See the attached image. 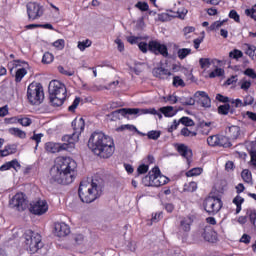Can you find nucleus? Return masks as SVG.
<instances>
[{"label":"nucleus","mask_w":256,"mask_h":256,"mask_svg":"<svg viewBox=\"0 0 256 256\" xmlns=\"http://www.w3.org/2000/svg\"><path fill=\"white\" fill-rule=\"evenodd\" d=\"M50 174L55 183L59 185H71L77 177V162L71 157H57Z\"/></svg>","instance_id":"nucleus-1"},{"label":"nucleus","mask_w":256,"mask_h":256,"mask_svg":"<svg viewBox=\"0 0 256 256\" xmlns=\"http://www.w3.org/2000/svg\"><path fill=\"white\" fill-rule=\"evenodd\" d=\"M73 133L66 134L62 137L63 144L55 142H47L45 144V151L47 153H59L60 151H67V149H75V143L79 142L81 133L85 131V120L83 118L74 119L72 121Z\"/></svg>","instance_id":"nucleus-2"},{"label":"nucleus","mask_w":256,"mask_h":256,"mask_svg":"<svg viewBox=\"0 0 256 256\" xmlns=\"http://www.w3.org/2000/svg\"><path fill=\"white\" fill-rule=\"evenodd\" d=\"M88 148L100 159H109L115 153V140L103 132H93L88 140Z\"/></svg>","instance_id":"nucleus-3"},{"label":"nucleus","mask_w":256,"mask_h":256,"mask_svg":"<svg viewBox=\"0 0 256 256\" xmlns=\"http://www.w3.org/2000/svg\"><path fill=\"white\" fill-rule=\"evenodd\" d=\"M78 195L82 203H93V201H96V199L101 197L99 185L95 182H81L78 189Z\"/></svg>","instance_id":"nucleus-4"},{"label":"nucleus","mask_w":256,"mask_h":256,"mask_svg":"<svg viewBox=\"0 0 256 256\" xmlns=\"http://www.w3.org/2000/svg\"><path fill=\"white\" fill-rule=\"evenodd\" d=\"M24 245L30 253H37L39 249L43 247V241L41 239V234L33 231L26 230L23 234Z\"/></svg>","instance_id":"nucleus-5"},{"label":"nucleus","mask_w":256,"mask_h":256,"mask_svg":"<svg viewBox=\"0 0 256 256\" xmlns=\"http://www.w3.org/2000/svg\"><path fill=\"white\" fill-rule=\"evenodd\" d=\"M27 99L30 105H41L45 99V92L41 83L32 82L27 88Z\"/></svg>","instance_id":"nucleus-6"},{"label":"nucleus","mask_w":256,"mask_h":256,"mask_svg":"<svg viewBox=\"0 0 256 256\" xmlns=\"http://www.w3.org/2000/svg\"><path fill=\"white\" fill-rule=\"evenodd\" d=\"M203 207L208 215H217V212L223 208V201L219 197L208 196L203 201Z\"/></svg>","instance_id":"nucleus-7"},{"label":"nucleus","mask_w":256,"mask_h":256,"mask_svg":"<svg viewBox=\"0 0 256 256\" xmlns=\"http://www.w3.org/2000/svg\"><path fill=\"white\" fill-rule=\"evenodd\" d=\"M28 205L27 195L23 192L16 193L9 201V206L19 212L25 211Z\"/></svg>","instance_id":"nucleus-8"},{"label":"nucleus","mask_w":256,"mask_h":256,"mask_svg":"<svg viewBox=\"0 0 256 256\" xmlns=\"http://www.w3.org/2000/svg\"><path fill=\"white\" fill-rule=\"evenodd\" d=\"M27 15L29 21H36V19H41L45 13V7L38 2H28L26 5Z\"/></svg>","instance_id":"nucleus-9"},{"label":"nucleus","mask_w":256,"mask_h":256,"mask_svg":"<svg viewBox=\"0 0 256 256\" xmlns=\"http://www.w3.org/2000/svg\"><path fill=\"white\" fill-rule=\"evenodd\" d=\"M29 211L32 215H45L49 211V204L47 200L38 199L30 204Z\"/></svg>","instance_id":"nucleus-10"},{"label":"nucleus","mask_w":256,"mask_h":256,"mask_svg":"<svg viewBox=\"0 0 256 256\" xmlns=\"http://www.w3.org/2000/svg\"><path fill=\"white\" fill-rule=\"evenodd\" d=\"M148 51L154 53V55H162V57H169V49L167 45L161 44L157 40H151L148 43Z\"/></svg>","instance_id":"nucleus-11"},{"label":"nucleus","mask_w":256,"mask_h":256,"mask_svg":"<svg viewBox=\"0 0 256 256\" xmlns=\"http://www.w3.org/2000/svg\"><path fill=\"white\" fill-rule=\"evenodd\" d=\"M49 95L67 97V87L59 80H52L49 84Z\"/></svg>","instance_id":"nucleus-12"},{"label":"nucleus","mask_w":256,"mask_h":256,"mask_svg":"<svg viewBox=\"0 0 256 256\" xmlns=\"http://www.w3.org/2000/svg\"><path fill=\"white\" fill-rule=\"evenodd\" d=\"M199 235H201L202 239L207 243H217L219 241L217 232L211 226L200 228Z\"/></svg>","instance_id":"nucleus-13"},{"label":"nucleus","mask_w":256,"mask_h":256,"mask_svg":"<svg viewBox=\"0 0 256 256\" xmlns=\"http://www.w3.org/2000/svg\"><path fill=\"white\" fill-rule=\"evenodd\" d=\"M139 114L138 108H120L111 112L108 117H110L111 121H119L122 117H127V115H137Z\"/></svg>","instance_id":"nucleus-14"},{"label":"nucleus","mask_w":256,"mask_h":256,"mask_svg":"<svg viewBox=\"0 0 256 256\" xmlns=\"http://www.w3.org/2000/svg\"><path fill=\"white\" fill-rule=\"evenodd\" d=\"M152 185L153 187H162V185H167L169 183V178L161 174V169L159 166L152 168Z\"/></svg>","instance_id":"nucleus-15"},{"label":"nucleus","mask_w":256,"mask_h":256,"mask_svg":"<svg viewBox=\"0 0 256 256\" xmlns=\"http://www.w3.org/2000/svg\"><path fill=\"white\" fill-rule=\"evenodd\" d=\"M54 231L57 237H67L71 233V228L65 222H56L54 224Z\"/></svg>","instance_id":"nucleus-16"},{"label":"nucleus","mask_w":256,"mask_h":256,"mask_svg":"<svg viewBox=\"0 0 256 256\" xmlns=\"http://www.w3.org/2000/svg\"><path fill=\"white\" fill-rule=\"evenodd\" d=\"M195 99H197L198 103L202 107L209 108L211 107V98L209 97V94L205 91H197L194 94Z\"/></svg>","instance_id":"nucleus-17"},{"label":"nucleus","mask_w":256,"mask_h":256,"mask_svg":"<svg viewBox=\"0 0 256 256\" xmlns=\"http://www.w3.org/2000/svg\"><path fill=\"white\" fill-rule=\"evenodd\" d=\"M176 150L181 157H184V159L187 160V163H190L191 159H193V150H191L189 146L185 144H178Z\"/></svg>","instance_id":"nucleus-18"},{"label":"nucleus","mask_w":256,"mask_h":256,"mask_svg":"<svg viewBox=\"0 0 256 256\" xmlns=\"http://www.w3.org/2000/svg\"><path fill=\"white\" fill-rule=\"evenodd\" d=\"M225 133L231 141H237L241 137V127L235 125L228 126L225 129Z\"/></svg>","instance_id":"nucleus-19"},{"label":"nucleus","mask_w":256,"mask_h":256,"mask_svg":"<svg viewBox=\"0 0 256 256\" xmlns=\"http://www.w3.org/2000/svg\"><path fill=\"white\" fill-rule=\"evenodd\" d=\"M193 225V220L191 218H183L178 226V235H184V233H189L191 231V226Z\"/></svg>","instance_id":"nucleus-20"},{"label":"nucleus","mask_w":256,"mask_h":256,"mask_svg":"<svg viewBox=\"0 0 256 256\" xmlns=\"http://www.w3.org/2000/svg\"><path fill=\"white\" fill-rule=\"evenodd\" d=\"M152 73L154 77H157L158 79H169L171 75H173L169 69L163 67L154 68Z\"/></svg>","instance_id":"nucleus-21"},{"label":"nucleus","mask_w":256,"mask_h":256,"mask_svg":"<svg viewBox=\"0 0 256 256\" xmlns=\"http://www.w3.org/2000/svg\"><path fill=\"white\" fill-rule=\"evenodd\" d=\"M9 169H14V171H19L21 169V163H19V160L13 159L9 162L4 163L0 167V171H9Z\"/></svg>","instance_id":"nucleus-22"},{"label":"nucleus","mask_w":256,"mask_h":256,"mask_svg":"<svg viewBox=\"0 0 256 256\" xmlns=\"http://www.w3.org/2000/svg\"><path fill=\"white\" fill-rule=\"evenodd\" d=\"M49 99H50V105L52 107H61V105L65 103V99H67V96H58V95L49 94Z\"/></svg>","instance_id":"nucleus-23"},{"label":"nucleus","mask_w":256,"mask_h":256,"mask_svg":"<svg viewBox=\"0 0 256 256\" xmlns=\"http://www.w3.org/2000/svg\"><path fill=\"white\" fill-rule=\"evenodd\" d=\"M15 153H17V145L8 144L0 150V157H9V155H15Z\"/></svg>","instance_id":"nucleus-24"},{"label":"nucleus","mask_w":256,"mask_h":256,"mask_svg":"<svg viewBox=\"0 0 256 256\" xmlns=\"http://www.w3.org/2000/svg\"><path fill=\"white\" fill-rule=\"evenodd\" d=\"M232 203L236 205V215H239L243 209L242 205L245 203V198L238 194L233 198Z\"/></svg>","instance_id":"nucleus-25"},{"label":"nucleus","mask_w":256,"mask_h":256,"mask_svg":"<svg viewBox=\"0 0 256 256\" xmlns=\"http://www.w3.org/2000/svg\"><path fill=\"white\" fill-rule=\"evenodd\" d=\"M231 139L228 136L219 135L218 147L229 148L232 146Z\"/></svg>","instance_id":"nucleus-26"},{"label":"nucleus","mask_w":256,"mask_h":256,"mask_svg":"<svg viewBox=\"0 0 256 256\" xmlns=\"http://www.w3.org/2000/svg\"><path fill=\"white\" fill-rule=\"evenodd\" d=\"M191 53H192L191 48H180L177 51V57L178 59H180V61H183V59H186L187 57H189Z\"/></svg>","instance_id":"nucleus-27"},{"label":"nucleus","mask_w":256,"mask_h":256,"mask_svg":"<svg viewBox=\"0 0 256 256\" xmlns=\"http://www.w3.org/2000/svg\"><path fill=\"white\" fill-rule=\"evenodd\" d=\"M9 134L18 137L19 139H25L27 137V133L19 128H10Z\"/></svg>","instance_id":"nucleus-28"},{"label":"nucleus","mask_w":256,"mask_h":256,"mask_svg":"<svg viewBox=\"0 0 256 256\" xmlns=\"http://www.w3.org/2000/svg\"><path fill=\"white\" fill-rule=\"evenodd\" d=\"M153 170L148 172V175L142 178V185L144 187H153Z\"/></svg>","instance_id":"nucleus-29"},{"label":"nucleus","mask_w":256,"mask_h":256,"mask_svg":"<svg viewBox=\"0 0 256 256\" xmlns=\"http://www.w3.org/2000/svg\"><path fill=\"white\" fill-rule=\"evenodd\" d=\"M11 119H14V121H17V123L22 125V127H29L33 123V120L27 117H14Z\"/></svg>","instance_id":"nucleus-30"},{"label":"nucleus","mask_w":256,"mask_h":256,"mask_svg":"<svg viewBox=\"0 0 256 256\" xmlns=\"http://www.w3.org/2000/svg\"><path fill=\"white\" fill-rule=\"evenodd\" d=\"M183 190H184L186 193H195V191H197V182L192 181V182L186 183V184L184 185Z\"/></svg>","instance_id":"nucleus-31"},{"label":"nucleus","mask_w":256,"mask_h":256,"mask_svg":"<svg viewBox=\"0 0 256 256\" xmlns=\"http://www.w3.org/2000/svg\"><path fill=\"white\" fill-rule=\"evenodd\" d=\"M25 75H27V69L19 68L15 74L16 83H21V81H23V77H25Z\"/></svg>","instance_id":"nucleus-32"},{"label":"nucleus","mask_w":256,"mask_h":256,"mask_svg":"<svg viewBox=\"0 0 256 256\" xmlns=\"http://www.w3.org/2000/svg\"><path fill=\"white\" fill-rule=\"evenodd\" d=\"M178 103L187 107L189 105H195V99L193 97H180L178 98Z\"/></svg>","instance_id":"nucleus-33"},{"label":"nucleus","mask_w":256,"mask_h":256,"mask_svg":"<svg viewBox=\"0 0 256 256\" xmlns=\"http://www.w3.org/2000/svg\"><path fill=\"white\" fill-rule=\"evenodd\" d=\"M247 217H249V221L253 227L256 229V210L255 209H248L246 212Z\"/></svg>","instance_id":"nucleus-34"},{"label":"nucleus","mask_w":256,"mask_h":256,"mask_svg":"<svg viewBox=\"0 0 256 256\" xmlns=\"http://www.w3.org/2000/svg\"><path fill=\"white\" fill-rule=\"evenodd\" d=\"M227 23V19H224L222 21H215L209 26V31H217L223 27Z\"/></svg>","instance_id":"nucleus-35"},{"label":"nucleus","mask_w":256,"mask_h":256,"mask_svg":"<svg viewBox=\"0 0 256 256\" xmlns=\"http://www.w3.org/2000/svg\"><path fill=\"white\" fill-rule=\"evenodd\" d=\"M241 177L244 183H251V181H253V176L251 174V171H249V169H244L241 173Z\"/></svg>","instance_id":"nucleus-36"},{"label":"nucleus","mask_w":256,"mask_h":256,"mask_svg":"<svg viewBox=\"0 0 256 256\" xmlns=\"http://www.w3.org/2000/svg\"><path fill=\"white\" fill-rule=\"evenodd\" d=\"M203 173V168L197 167L192 168L189 171L186 172V177H197Z\"/></svg>","instance_id":"nucleus-37"},{"label":"nucleus","mask_w":256,"mask_h":256,"mask_svg":"<svg viewBox=\"0 0 256 256\" xmlns=\"http://www.w3.org/2000/svg\"><path fill=\"white\" fill-rule=\"evenodd\" d=\"M207 143L210 147H218L219 135H212L207 138Z\"/></svg>","instance_id":"nucleus-38"},{"label":"nucleus","mask_w":256,"mask_h":256,"mask_svg":"<svg viewBox=\"0 0 256 256\" xmlns=\"http://www.w3.org/2000/svg\"><path fill=\"white\" fill-rule=\"evenodd\" d=\"M54 59L55 57L53 56V54H51L50 52H45L42 57V63L44 65H49V63H53Z\"/></svg>","instance_id":"nucleus-39"},{"label":"nucleus","mask_w":256,"mask_h":256,"mask_svg":"<svg viewBox=\"0 0 256 256\" xmlns=\"http://www.w3.org/2000/svg\"><path fill=\"white\" fill-rule=\"evenodd\" d=\"M229 57L230 59H235L236 61H238V59H241V57H243V52L239 49H234L229 52Z\"/></svg>","instance_id":"nucleus-40"},{"label":"nucleus","mask_w":256,"mask_h":256,"mask_svg":"<svg viewBox=\"0 0 256 256\" xmlns=\"http://www.w3.org/2000/svg\"><path fill=\"white\" fill-rule=\"evenodd\" d=\"M229 111H231V105L223 104L218 107L219 115H229Z\"/></svg>","instance_id":"nucleus-41"},{"label":"nucleus","mask_w":256,"mask_h":256,"mask_svg":"<svg viewBox=\"0 0 256 256\" xmlns=\"http://www.w3.org/2000/svg\"><path fill=\"white\" fill-rule=\"evenodd\" d=\"M179 123H181L185 127H193V125H195V122L193 121V119L187 116L180 118Z\"/></svg>","instance_id":"nucleus-42"},{"label":"nucleus","mask_w":256,"mask_h":256,"mask_svg":"<svg viewBox=\"0 0 256 256\" xmlns=\"http://www.w3.org/2000/svg\"><path fill=\"white\" fill-rule=\"evenodd\" d=\"M160 111L164 114V117H173V115H175V113H173V106L162 107Z\"/></svg>","instance_id":"nucleus-43"},{"label":"nucleus","mask_w":256,"mask_h":256,"mask_svg":"<svg viewBox=\"0 0 256 256\" xmlns=\"http://www.w3.org/2000/svg\"><path fill=\"white\" fill-rule=\"evenodd\" d=\"M91 45H92V42L89 39H86V40H84L82 42L79 41L78 42V49L80 51H85L87 49V47H91Z\"/></svg>","instance_id":"nucleus-44"},{"label":"nucleus","mask_w":256,"mask_h":256,"mask_svg":"<svg viewBox=\"0 0 256 256\" xmlns=\"http://www.w3.org/2000/svg\"><path fill=\"white\" fill-rule=\"evenodd\" d=\"M148 139H152L153 141H157L159 137H161V131L151 130L147 133Z\"/></svg>","instance_id":"nucleus-45"},{"label":"nucleus","mask_w":256,"mask_h":256,"mask_svg":"<svg viewBox=\"0 0 256 256\" xmlns=\"http://www.w3.org/2000/svg\"><path fill=\"white\" fill-rule=\"evenodd\" d=\"M180 133L183 137H197V132H193L187 127L182 128Z\"/></svg>","instance_id":"nucleus-46"},{"label":"nucleus","mask_w":256,"mask_h":256,"mask_svg":"<svg viewBox=\"0 0 256 256\" xmlns=\"http://www.w3.org/2000/svg\"><path fill=\"white\" fill-rule=\"evenodd\" d=\"M53 47H55L58 51H63L65 49V40L58 39L53 43Z\"/></svg>","instance_id":"nucleus-47"},{"label":"nucleus","mask_w":256,"mask_h":256,"mask_svg":"<svg viewBox=\"0 0 256 256\" xmlns=\"http://www.w3.org/2000/svg\"><path fill=\"white\" fill-rule=\"evenodd\" d=\"M165 103H170V105H175V103H179V98L175 95H169L164 97Z\"/></svg>","instance_id":"nucleus-48"},{"label":"nucleus","mask_w":256,"mask_h":256,"mask_svg":"<svg viewBox=\"0 0 256 256\" xmlns=\"http://www.w3.org/2000/svg\"><path fill=\"white\" fill-rule=\"evenodd\" d=\"M173 86L174 87H185V81L181 79L179 76H174L173 77Z\"/></svg>","instance_id":"nucleus-49"},{"label":"nucleus","mask_w":256,"mask_h":256,"mask_svg":"<svg viewBox=\"0 0 256 256\" xmlns=\"http://www.w3.org/2000/svg\"><path fill=\"white\" fill-rule=\"evenodd\" d=\"M30 139L32 141H35L36 143L35 149H37L39 147V143H41V139H43V133H39V134L34 133Z\"/></svg>","instance_id":"nucleus-50"},{"label":"nucleus","mask_w":256,"mask_h":256,"mask_svg":"<svg viewBox=\"0 0 256 256\" xmlns=\"http://www.w3.org/2000/svg\"><path fill=\"white\" fill-rule=\"evenodd\" d=\"M79 103H81V98L79 97L75 98L72 105L68 107V111H70V113H74L75 109L79 107Z\"/></svg>","instance_id":"nucleus-51"},{"label":"nucleus","mask_w":256,"mask_h":256,"mask_svg":"<svg viewBox=\"0 0 256 256\" xmlns=\"http://www.w3.org/2000/svg\"><path fill=\"white\" fill-rule=\"evenodd\" d=\"M57 69L59 73H61L62 75H66L67 77H73V75H75L74 71L65 70V68L61 65L58 66Z\"/></svg>","instance_id":"nucleus-52"},{"label":"nucleus","mask_w":256,"mask_h":256,"mask_svg":"<svg viewBox=\"0 0 256 256\" xmlns=\"http://www.w3.org/2000/svg\"><path fill=\"white\" fill-rule=\"evenodd\" d=\"M135 7L140 11H147L149 9V4L147 2L139 1L135 4Z\"/></svg>","instance_id":"nucleus-53"},{"label":"nucleus","mask_w":256,"mask_h":256,"mask_svg":"<svg viewBox=\"0 0 256 256\" xmlns=\"http://www.w3.org/2000/svg\"><path fill=\"white\" fill-rule=\"evenodd\" d=\"M229 18L233 19L236 23H241V17L239 16V13H237L235 10H231L229 12Z\"/></svg>","instance_id":"nucleus-54"},{"label":"nucleus","mask_w":256,"mask_h":256,"mask_svg":"<svg viewBox=\"0 0 256 256\" xmlns=\"http://www.w3.org/2000/svg\"><path fill=\"white\" fill-rule=\"evenodd\" d=\"M240 89H242L243 91H249V89H251V81L241 80Z\"/></svg>","instance_id":"nucleus-55"},{"label":"nucleus","mask_w":256,"mask_h":256,"mask_svg":"<svg viewBox=\"0 0 256 256\" xmlns=\"http://www.w3.org/2000/svg\"><path fill=\"white\" fill-rule=\"evenodd\" d=\"M205 128H206V131H202V135H209L211 131V122L202 123L200 126V129H205Z\"/></svg>","instance_id":"nucleus-56"},{"label":"nucleus","mask_w":256,"mask_h":256,"mask_svg":"<svg viewBox=\"0 0 256 256\" xmlns=\"http://www.w3.org/2000/svg\"><path fill=\"white\" fill-rule=\"evenodd\" d=\"M119 131H137V127H135L134 125H131V124H125V125H121L119 128H118Z\"/></svg>","instance_id":"nucleus-57"},{"label":"nucleus","mask_w":256,"mask_h":256,"mask_svg":"<svg viewBox=\"0 0 256 256\" xmlns=\"http://www.w3.org/2000/svg\"><path fill=\"white\" fill-rule=\"evenodd\" d=\"M138 175H145V173H147V171H149V165L146 164H141L138 168Z\"/></svg>","instance_id":"nucleus-58"},{"label":"nucleus","mask_w":256,"mask_h":256,"mask_svg":"<svg viewBox=\"0 0 256 256\" xmlns=\"http://www.w3.org/2000/svg\"><path fill=\"white\" fill-rule=\"evenodd\" d=\"M244 75H246L247 77H250V79H256V72L252 68H247L244 71Z\"/></svg>","instance_id":"nucleus-59"},{"label":"nucleus","mask_w":256,"mask_h":256,"mask_svg":"<svg viewBox=\"0 0 256 256\" xmlns=\"http://www.w3.org/2000/svg\"><path fill=\"white\" fill-rule=\"evenodd\" d=\"M201 69H205V67H209L211 65V61L209 58H201L199 60Z\"/></svg>","instance_id":"nucleus-60"},{"label":"nucleus","mask_w":256,"mask_h":256,"mask_svg":"<svg viewBox=\"0 0 256 256\" xmlns=\"http://www.w3.org/2000/svg\"><path fill=\"white\" fill-rule=\"evenodd\" d=\"M187 13H189V11L186 8H179L177 10V15L179 19H185Z\"/></svg>","instance_id":"nucleus-61"},{"label":"nucleus","mask_w":256,"mask_h":256,"mask_svg":"<svg viewBox=\"0 0 256 256\" xmlns=\"http://www.w3.org/2000/svg\"><path fill=\"white\" fill-rule=\"evenodd\" d=\"M216 101H219V103H229V97L223 96L222 94L216 95Z\"/></svg>","instance_id":"nucleus-62"},{"label":"nucleus","mask_w":256,"mask_h":256,"mask_svg":"<svg viewBox=\"0 0 256 256\" xmlns=\"http://www.w3.org/2000/svg\"><path fill=\"white\" fill-rule=\"evenodd\" d=\"M138 47L142 53H147V51L149 50V44H147V42H140L138 44Z\"/></svg>","instance_id":"nucleus-63"},{"label":"nucleus","mask_w":256,"mask_h":256,"mask_svg":"<svg viewBox=\"0 0 256 256\" xmlns=\"http://www.w3.org/2000/svg\"><path fill=\"white\" fill-rule=\"evenodd\" d=\"M238 79H237V75H234V76H231L230 78H228L226 81H225V84L224 85H233L235 83H237Z\"/></svg>","instance_id":"nucleus-64"}]
</instances>
